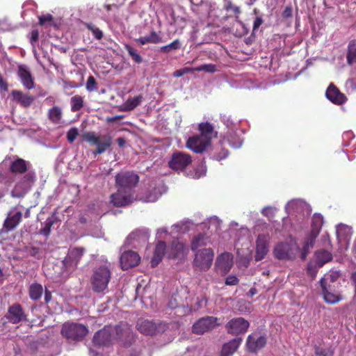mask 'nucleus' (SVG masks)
<instances>
[{"label": "nucleus", "instance_id": "nucleus-59", "mask_svg": "<svg viewBox=\"0 0 356 356\" xmlns=\"http://www.w3.org/2000/svg\"><path fill=\"white\" fill-rule=\"evenodd\" d=\"M140 238V232L135 231L131 233L127 238L126 243H131V241L138 240Z\"/></svg>", "mask_w": 356, "mask_h": 356}, {"label": "nucleus", "instance_id": "nucleus-37", "mask_svg": "<svg viewBox=\"0 0 356 356\" xmlns=\"http://www.w3.org/2000/svg\"><path fill=\"white\" fill-rule=\"evenodd\" d=\"M318 235V234L311 232L306 238L301 252L302 259H305L306 258L309 250L313 248L316 238Z\"/></svg>", "mask_w": 356, "mask_h": 356}, {"label": "nucleus", "instance_id": "nucleus-58", "mask_svg": "<svg viewBox=\"0 0 356 356\" xmlns=\"http://www.w3.org/2000/svg\"><path fill=\"white\" fill-rule=\"evenodd\" d=\"M221 220L216 216H213L209 218L210 226H213L216 229L220 227Z\"/></svg>", "mask_w": 356, "mask_h": 356}, {"label": "nucleus", "instance_id": "nucleus-6", "mask_svg": "<svg viewBox=\"0 0 356 356\" xmlns=\"http://www.w3.org/2000/svg\"><path fill=\"white\" fill-rule=\"evenodd\" d=\"M85 140L92 145H96L97 149L93 151V154H103L112 144V138L110 136H99L95 132H88L84 134Z\"/></svg>", "mask_w": 356, "mask_h": 356}, {"label": "nucleus", "instance_id": "nucleus-63", "mask_svg": "<svg viewBox=\"0 0 356 356\" xmlns=\"http://www.w3.org/2000/svg\"><path fill=\"white\" fill-rule=\"evenodd\" d=\"M228 155V151L226 149H222L221 152L219 154L214 155L213 159L217 161H220L222 159H225Z\"/></svg>", "mask_w": 356, "mask_h": 356}, {"label": "nucleus", "instance_id": "nucleus-55", "mask_svg": "<svg viewBox=\"0 0 356 356\" xmlns=\"http://www.w3.org/2000/svg\"><path fill=\"white\" fill-rule=\"evenodd\" d=\"M225 8L227 10H231L234 12L235 14H239L241 13L240 8L237 6L234 5L231 1H227L226 2Z\"/></svg>", "mask_w": 356, "mask_h": 356}, {"label": "nucleus", "instance_id": "nucleus-29", "mask_svg": "<svg viewBox=\"0 0 356 356\" xmlns=\"http://www.w3.org/2000/svg\"><path fill=\"white\" fill-rule=\"evenodd\" d=\"M172 237L176 238V236ZM184 250V244L180 242L178 238H175L167 249L166 256L168 259H175L183 254Z\"/></svg>", "mask_w": 356, "mask_h": 356}, {"label": "nucleus", "instance_id": "nucleus-27", "mask_svg": "<svg viewBox=\"0 0 356 356\" xmlns=\"http://www.w3.org/2000/svg\"><path fill=\"white\" fill-rule=\"evenodd\" d=\"M111 202L117 207H124L130 204L132 201V197L129 192L122 191L120 188L118 192L111 195Z\"/></svg>", "mask_w": 356, "mask_h": 356}, {"label": "nucleus", "instance_id": "nucleus-34", "mask_svg": "<svg viewBox=\"0 0 356 356\" xmlns=\"http://www.w3.org/2000/svg\"><path fill=\"white\" fill-rule=\"evenodd\" d=\"M135 40L141 45H145L149 43L158 44L163 42L161 35L154 31H151L149 35L140 37Z\"/></svg>", "mask_w": 356, "mask_h": 356}, {"label": "nucleus", "instance_id": "nucleus-46", "mask_svg": "<svg viewBox=\"0 0 356 356\" xmlns=\"http://www.w3.org/2000/svg\"><path fill=\"white\" fill-rule=\"evenodd\" d=\"M180 48H181V42H180L179 40H175L171 43H170L167 45L161 47L159 50L161 52H163V53H170L172 51L177 50Z\"/></svg>", "mask_w": 356, "mask_h": 356}, {"label": "nucleus", "instance_id": "nucleus-50", "mask_svg": "<svg viewBox=\"0 0 356 356\" xmlns=\"http://www.w3.org/2000/svg\"><path fill=\"white\" fill-rule=\"evenodd\" d=\"M96 85H97V82H96V80L94 78V76H90L88 78V80H87V82L86 84V90L89 92L95 91L97 90Z\"/></svg>", "mask_w": 356, "mask_h": 356}, {"label": "nucleus", "instance_id": "nucleus-26", "mask_svg": "<svg viewBox=\"0 0 356 356\" xmlns=\"http://www.w3.org/2000/svg\"><path fill=\"white\" fill-rule=\"evenodd\" d=\"M22 218V213L19 211L12 210L7 218L4 222V227L6 230L2 229L0 230V234L7 232L9 230H11L17 227V225L19 223Z\"/></svg>", "mask_w": 356, "mask_h": 356}, {"label": "nucleus", "instance_id": "nucleus-5", "mask_svg": "<svg viewBox=\"0 0 356 356\" xmlns=\"http://www.w3.org/2000/svg\"><path fill=\"white\" fill-rule=\"evenodd\" d=\"M156 238L159 241L156 245L154 257L151 261L152 267L156 266L162 260L163 257L166 254L167 249L165 243L163 240L170 238V234L166 227H161L157 229Z\"/></svg>", "mask_w": 356, "mask_h": 356}, {"label": "nucleus", "instance_id": "nucleus-25", "mask_svg": "<svg viewBox=\"0 0 356 356\" xmlns=\"http://www.w3.org/2000/svg\"><path fill=\"white\" fill-rule=\"evenodd\" d=\"M10 95L14 102L25 108L29 107L35 100L33 96L17 90H12Z\"/></svg>", "mask_w": 356, "mask_h": 356}, {"label": "nucleus", "instance_id": "nucleus-51", "mask_svg": "<svg viewBox=\"0 0 356 356\" xmlns=\"http://www.w3.org/2000/svg\"><path fill=\"white\" fill-rule=\"evenodd\" d=\"M277 211V209L274 207L268 206L261 210V213L263 216L267 218H272L275 216V212Z\"/></svg>", "mask_w": 356, "mask_h": 356}, {"label": "nucleus", "instance_id": "nucleus-28", "mask_svg": "<svg viewBox=\"0 0 356 356\" xmlns=\"http://www.w3.org/2000/svg\"><path fill=\"white\" fill-rule=\"evenodd\" d=\"M335 286H326L321 287L323 298L330 304H335L342 300L341 295L334 289Z\"/></svg>", "mask_w": 356, "mask_h": 356}, {"label": "nucleus", "instance_id": "nucleus-61", "mask_svg": "<svg viewBox=\"0 0 356 356\" xmlns=\"http://www.w3.org/2000/svg\"><path fill=\"white\" fill-rule=\"evenodd\" d=\"M344 146H348L349 145L348 143H346V140H351L354 138V134L352 131H346L343 134L342 136Z\"/></svg>", "mask_w": 356, "mask_h": 356}, {"label": "nucleus", "instance_id": "nucleus-20", "mask_svg": "<svg viewBox=\"0 0 356 356\" xmlns=\"http://www.w3.org/2000/svg\"><path fill=\"white\" fill-rule=\"evenodd\" d=\"M139 261V255L131 250L124 251L120 257V265L123 270H127L138 265Z\"/></svg>", "mask_w": 356, "mask_h": 356}, {"label": "nucleus", "instance_id": "nucleus-52", "mask_svg": "<svg viewBox=\"0 0 356 356\" xmlns=\"http://www.w3.org/2000/svg\"><path fill=\"white\" fill-rule=\"evenodd\" d=\"M87 27L90 31L92 32V34L95 38L100 40L102 38V31L99 28L95 26L92 24H88Z\"/></svg>", "mask_w": 356, "mask_h": 356}, {"label": "nucleus", "instance_id": "nucleus-13", "mask_svg": "<svg viewBox=\"0 0 356 356\" xmlns=\"http://www.w3.org/2000/svg\"><path fill=\"white\" fill-rule=\"evenodd\" d=\"M232 266V254L229 252H224L217 257L215 263V270L218 273L224 275L230 270Z\"/></svg>", "mask_w": 356, "mask_h": 356}, {"label": "nucleus", "instance_id": "nucleus-19", "mask_svg": "<svg viewBox=\"0 0 356 356\" xmlns=\"http://www.w3.org/2000/svg\"><path fill=\"white\" fill-rule=\"evenodd\" d=\"M17 74L22 84L26 89L31 90L35 87L33 77L26 65H19Z\"/></svg>", "mask_w": 356, "mask_h": 356}, {"label": "nucleus", "instance_id": "nucleus-10", "mask_svg": "<svg viewBox=\"0 0 356 356\" xmlns=\"http://www.w3.org/2000/svg\"><path fill=\"white\" fill-rule=\"evenodd\" d=\"M192 162L191 156L182 152H174L168 161L170 169L176 172H182Z\"/></svg>", "mask_w": 356, "mask_h": 356}, {"label": "nucleus", "instance_id": "nucleus-21", "mask_svg": "<svg viewBox=\"0 0 356 356\" xmlns=\"http://www.w3.org/2000/svg\"><path fill=\"white\" fill-rule=\"evenodd\" d=\"M137 328L144 334L154 335L161 330V324H156L152 321L139 319L137 322Z\"/></svg>", "mask_w": 356, "mask_h": 356}, {"label": "nucleus", "instance_id": "nucleus-49", "mask_svg": "<svg viewBox=\"0 0 356 356\" xmlns=\"http://www.w3.org/2000/svg\"><path fill=\"white\" fill-rule=\"evenodd\" d=\"M125 49L129 53V56L132 58V59L138 64L141 63L143 59L141 56L138 54L136 49L133 48L129 44L125 45Z\"/></svg>", "mask_w": 356, "mask_h": 356}, {"label": "nucleus", "instance_id": "nucleus-36", "mask_svg": "<svg viewBox=\"0 0 356 356\" xmlns=\"http://www.w3.org/2000/svg\"><path fill=\"white\" fill-rule=\"evenodd\" d=\"M340 273L338 271L331 270L326 273L320 280L321 287L326 286H335L334 283L339 279Z\"/></svg>", "mask_w": 356, "mask_h": 356}, {"label": "nucleus", "instance_id": "nucleus-23", "mask_svg": "<svg viewBox=\"0 0 356 356\" xmlns=\"http://www.w3.org/2000/svg\"><path fill=\"white\" fill-rule=\"evenodd\" d=\"M285 210L288 213H304L305 211L309 213L311 211L309 205L300 199L289 201L285 206Z\"/></svg>", "mask_w": 356, "mask_h": 356}, {"label": "nucleus", "instance_id": "nucleus-54", "mask_svg": "<svg viewBox=\"0 0 356 356\" xmlns=\"http://www.w3.org/2000/svg\"><path fill=\"white\" fill-rule=\"evenodd\" d=\"M194 72L193 68L184 67V68L176 70L173 73V76L175 77H181V76H184V74L189 73V72Z\"/></svg>", "mask_w": 356, "mask_h": 356}, {"label": "nucleus", "instance_id": "nucleus-4", "mask_svg": "<svg viewBox=\"0 0 356 356\" xmlns=\"http://www.w3.org/2000/svg\"><path fill=\"white\" fill-rule=\"evenodd\" d=\"M15 185L11 191L13 197H23L31 188L35 181L33 172H28L23 176L14 175Z\"/></svg>", "mask_w": 356, "mask_h": 356}, {"label": "nucleus", "instance_id": "nucleus-47", "mask_svg": "<svg viewBox=\"0 0 356 356\" xmlns=\"http://www.w3.org/2000/svg\"><path fill=\"white\" fill-rule=\"evenodd\" d=\"M71 109L72 111H79L83 105V98L79 95H75L71 98Z\"/></svg>", "mask_w": 356, "mask_h": 356}, {"label": "nucleus", "instance_id": "nucleus-3", "mask_svg": "<svg viewBox=\"0 0 356 356\" xmlns=\"http://www.w3.org/2000/svg\"><path fill=\"white\" fill-rule=\"evenodd\" d=\"M111 277L110 264L106 263L94 268L90 277L92 291L95 293H104L108 288Z\"/></svg>", "mask_w": 356, "mask_h": 356}, {"label": "nucleus", "instance_id": "nucleus-14", "mask_svg": "<svg viewBox=\"0 0 356 356\" xmlns=\"http://www.w3.org/2000/svg\"><path fill=\"white\" fill-rule=\"evenodd\" d=\"M117 186L120 188H131L138 181V176L133 172H123L115 176Z\"/></svg>", "mask_w": 356, "mask_h": 356}, {"label": "nucleus", "instance_id": "nucleus-24", "mask_svg": "<svg viewBox=\"0 0 356 356\" xmlns=\"http://www.w3.org/2000/svg\"><path fill=\"white\" fill-rule=\"evenodd\" d=\"M326 97L336 104H342L347 100L344 94L333 84L330 83L325 92Z\"/></svg>", "mask_w": 356, "mask_h": 356}, {"label": "nucleus", "instance_id": "nucleus-8", "mask_svg": "<svg viewBox=\"0 0 356 356\" xmlns=\"http://www.w3.org/2000/svg\"><path fill=\"white\" fill-rule=\"evenodd\" d=\"M214 257L211 248H204L197 251L193 260L194 267L201 271L208 270L213 263Z\"/></svg>", "mask_w": 356, "mask_h": 356}, {"label": "nucleus", "instance_id": "nucleus-11", "mask_svg": "<svg viewBox=\"0 0 356 356\" xmlns=\"http://www.w3.org/2000/svg\"><path fill=\"white\" fill-rule=\"evenodd\" d=\"M220 325L219 319L214 316H207L200 318L193 325V332L202 334L209 332Z\"/></svg>", "mask_w": 356, "mask_h": 356}, {"label": "nucleus", "instance_id": "nucleus-16", "mask_svg": "<svg viewBox=\"0 0 356 356\" xmlns=\"http://www.w3.org/2000/svg\"><path fill=\"white\" fill-rule=\"evenodd\" d=\"M5 317L9 323L13 324H17L26 320V316L22 306L18 303H15L8 307Z\"/></svg>", "mask_w": 356, "mask_h": 356}, {"label": "nucleus", "instance_id": "nucleus-43", "mask_svg": "<svg viewBox=\"0 0 356 356\" xmlns=\"http://www.w3.org/2000/svg\"><path fill=\"white\" fill-rule=\"evenodd\" d=\"M323 223V218L319 213H315L312 220V230L311 232L318 234Z\"/></svg>", "mask_w": 356, "mask_h": 356}, {"label": "nucleus", "instance_id": "nucleus-15", "mask_svg": "<svg viewBox=\"0 0 356 356\" xmlns=\"http://www.w3.org/2000/svg\"><path fill=\"white\" fill-rule=\"evenodd\" d=\"M352 233V228L348 225H339L337 227L336 234L341 251L348 248Z\"/></svg>", "mask_w": 356, "mask_h": 356}, {"label": "nucleus", "instance_id": "nucleus-35", "mask_svg": "<svg viewBox=\"0 0 356 356\" xmlns=\"http://www.w3.org/2000/svg\"><path fill=\"white\" fill-rule=\"evenodd\" d=\"M193 225V222L189 220H184L179 222L173 225L171 227V232H169L170 237H171L172 234H179L186 233V232L190 230Z\"/></svg>", "mask_w": 356, "mask_h": 356}, {"label": "nucleus", "instance_id": "nucleus-7", "mask_svg": "<svg viewBox=\"0 0 356 356\" xmlns=\"http://www.w3.org/2000/svg\"><path fill=\"white\" fill-rule=\"evenodd\" d=\"M87 333L88 328L85 325L70 322L64 323L61 330L63 337L73 341L83 339Z\"/></svg>", "mask_w": 356, "mask_h": 356}, {"label": "nucleus", "instance_id": "nucleus-1", "mask_svg": "<svg viewBox=\"0 0 356 356\" xmlns=\"http://www.w3.org/2000/svg\"><path fill=\"white\" fill-rule=\"evenodd\" d=\"M198 130L200 134L188 138L186 146L195 153L201 154L211 145V139L217 136V132L208 122L200 123Z\"/></svg>", "mask_w": 356, "mask_h": 356}, {"label": "nucleus", "instance_id": "nucleus-30", "mask_svg": "<svg viewBox=\"0 0 356 356\" xmlns=\"http://www.w3.org/2000/svg\"><path fill=\"white\" fill-rule=\"evenodd\" d=\"M28 165L26 161L22 159L17 158L10 163V171L15 175L23 176L28 172Z\"/></svg>", "mask_w": 356, "mask_h": 356}, {"label": "nucleus", "instance_id": "nucleus-57", "mask_svg": "<svg viewBox=\"0 0 356 356\" xmlns=\"http://www.w3.org/2000/svg\"><path fill=\"white\" fill-rule=\"evenodd\" d=\"M53 19V17L50 14L41 15L39 17V23L42 26H44L48 23H51Z\"/></svg>", "mask_w": 356, "mask_h": 356}, {"label": "nucleus", "instance_id": "nucleus-31", "mask_svg": "<svg viewBox=\"0 0 356 356\" xmlns=\"http://www.w3.org/2000/svg\"><path fill=\"white\" fill-rule=\"evenodd\" d=\"M224 141L233 148H239L241 147L243 140L241 138L237 133V129L230 128V131H227L226 136L224 137Z\"/></svg>", "mask_w": 356, "mask_h": 356}, {"label": "nucleus", "instance_id": "nucleus-62", "mask_svg": "<svg viewBox=\"0 0 356 356\" xmlns=\"http://www.w3.org/2000/svg\"><path fill=\"white\" fill-rule=\"evenodd\" d=\"M223 122L226 127L227 128V131H230V128L237 129L236 126L233 123V122L229 118H224Z\"/></svg>", "mask_w": 356, "mask_h": 356}, {"label": "nucleus", "instance_id": "nucleus-12", "mask_svg": "<svg viewBox=\"0 0 356 356\" xmlns=\"http://www.w3.org/2000/svg\"><path fill=\"white\" fill-rule=\"evenodd\" d=\"M270 236L268 234H259L256 240L254 259L261 261L265 258L269 251Z\"/></svg>", "mask_w": 356, "mask_h": 356}, {"label": "nucleus", "instance_id": "nucleus-18", "mask_svg": "<svg viewBox=\"0 0 356 356\" xmlns=\"http://www.w3.org/2000/svg\"><path fill=\"white\" fill-rule=\"evenodd\" d=\"M84 253L83 248H74L69 250L67 257L63 261V266L67 269L74 268L81 259Z\"/></svg>", "mask_w": 356, "mask_h": 356}, {"label": "nucleus", "instance_id": "nucleus-33", "mask_svg": "<svg viewBox=\"0 0 356 356\" xmlns=\"http://www.w3.org/2000/svg\"><path fill=\"white\" fill-rule=\"evenodd\" d=\"M48 118L54 124L61 126L63 124V111L58 106H53L48 111Z\"/></svg>", "mask_w": 356, "mask_h": 356}, {"label": "nucleus", "instance_id": "nucleus-41", "mask_svg": "<svg viewBox=\"0 0 356 356\" xmlns=\"http://www.w3.org/2000/svg\"><path fill=\"white\" fill-rule=\"evenodd\" d=\"M143 96L141 95L136 96L132 98H129L124 104V110L129 111H132L136 108L143 101Z\"/></svg>", "mask_w": 356, "mask_h": 356}, {"label": "nucleus", "instance_id": "nucleus-56", "mask_svg": "<svg viewBox=\"0 0 356 356\" xmlns=\"http://www.w3.org/2000/svg\"><path fill=\"white\" fill-rule=\"evenodd\" d=\"M206 168L204 166L201 165L200 168L195 170V172L192 175L193 179H200V177L204 176L206 175Z\"/></svg>", "mask_w": 356, "mask_h": 356}, {"label": "nucleus", "instance_id": "nucleus-48", "mask_svg": "<svg viewBox=\"0 0 356 356\" xmlns=\"http://www.w3.org/2000/svg\"><path fill=\"white\" fill-rule=\"evenodd\" d=\"M194 72H205L207 73H214L217 71L216 65L214 64H202L193 68Z\"/></svg>", "mask_w": 356, "mask_h": 356}, {"label": "nucleus", "instance_id": "nucleus-45", "mask_svg": "<svg viewBox=\"0 0 356 356\" xmlns=\"http://www.w3.org/2000/svg\"><path fill=\"white\" fill-rule=\"evenodd\" d=\"M314 350L315 356H334V349L330 346L315 345Z\"/></svg>", "mask_w": 356, "mask_h": 356}, {"label": "nucleus", "instance_id": "nucleus-2", "mask_svg": "<svg viewBox=\"0 0 356 356\" xmlns=\"http://www.w3.org/2000/svg\"><path fill=\"white\" fill-rule=\"evenodd\" d=\"M129 332V329L126 323H121L115 326H105L95 333L93 342L99 346H107L112 344L115 340L127 336Z\"/></svg>", "mask_w": 356, "mask_h": 356}, {"label": "nucleus", "instance_id": "nucleus-64", "mask_svg": "<svg viewBox=\"0 0 356 356\" xmlns=\"http://www.w3.org/2000/svg\"><path fill=\"white\" fill-rule=\"evenodd\" d=\"M263 23V19L260 17H257L255 18L254 23H253V30L255 31Z\"/></svg>", "mask_w": 356, "mask_h": 356}, {"label": "nucleus", "instance_id": "nucleus-53", "mask_svg": "<svg viewBox=\"0 0 356 356\" xmlns=\"http://www.w3.org/2000/svg\"><path fill=\"white\" fill-rule=\"evenodd\" d=\"M78 129L75 127L70 129L67 133V139L70 143H73L78 136Z\"/></svg>", "mask_w": 356, "mask_h": 356}, {"label": "nucleus", "instance_id": "nucleus-38", "mask_svg": "<svg viewBox=\"0 0 356 356\" xmlns=\"http://www.w3.org/2000/svg\"><path fill=\"white\" fill-rule=\"evenodd\" d=\"M316 262L319 267L332 259V254L327 250H321L316 252Z\"/></svg>", "mask_w": 356, "mask_h": 356}, {"label": "nucleus", "instance_id": "nucleus-42", "mask_svg": "<svg viewBox=\"0 0 356 356\" xmlns=\"http://www.w3.org/2000/svg\"><path fill=\"white\" fill-rule=\"evenodd\" d=\"M346 58L348 64L352 65L356 63V40L349 42Z\"/></svg>", "mask_w": 356, "mask_h": 356}, {"label": "nucleus", "instance_id": "nucleus-60", "mask_svg": "<svg viewBox=\"0 0 356 356\" xmlns=\"http://www.w3.org/2000/svg\"><path fill=\"white\" fill-rule=\"evenodd\" d=\"M238 283V279L234 275L228 276L225 280V284L227 285H236Z\"/></svg>", "mask_w": 356, "mask_h": 356}, {"label": "nucleus", "instance_id": "nucleus-9", "mask_svg": "<svg viewBox=\"0 0 356 356\" xmlns=\"http://www.w3.org/2000/svg\"><path fill=\"white\" fill-rule=\"evenodd\" d=\"M299 248L295 243L281 242L273 250L274 256L280 260H292L295 259Z\"/></svg>", "mask_w": 356, "mask_h": 356}, {"label": "nucleus", "instance_id": "nucleus-22", "mask_svg": "<svg viewBox=\"0 0 356 356\" xmlns=\"http://www.w3.org/2000/svg\"><path fill=\"white\" fill-rule=\"evenodd\" d=\"M266 343V338L264 336H261L259 334L254 333L250 334L248 337L246 346L249 351L256 353Z\"/></svg>", "mask_w": 356, "mask_h": 356}, {"label": "nucleus", "instance_id": "nucleus-40", "mask_svg": "<svg viewBox=\"0 0 356 356\" xmlns=\"http://www.w3.org/2000/svg\"><path fill=\"white\" fill-rule=\"evenodd\" d=\"M57 220L56 216L54 214L49 217L43 223V227L40 230V234L48 236L51 232V228Z\"/></svg>", "mask_w": 356, "mask_h": 356}, {"label": "nucleus", "instance_id": "nucleus-32", "mask_svg": "<svg viewBox=\"0 0 356 356\" xmlns=\"http://www.w3.org/2000/svg\"><path fill=\"white\" fill-rule=\"evenodd\" d=\"M242 341L241 338H235L225 343L222 348L220 356H231L237 350Z\"/></svg>", "mask_w": 356, "mask_h": 356}, {"label": "nucleus", "instance_id": "nucleus-39", "mask_svg": "<svg viewBox=\"0 0 356 356\" xmlns=\"http://www.w3.org/2000/svg\"><path fill=\"white\" fill-rule=\"evenodd\" d=\"M209 242V238L204 234H199L191 243V249L195 251L202 246L207 245Z\"/></svg>", "mask_w": 356, "mask_h": 356}, {"label": "nucleus", "instance_id": "nucleus-17", "mask_svg": "<svg viewBox=\"0 0 356 356\" xmlns=\"http://www.w3.org/2000/svg\"><path fill=\"white\" fill-rule=\"evenodd\" d=\"M249 323L243 318H236L230 320L226 325L227 332L232 334L244 333L249 327Z\"/></svg>", "mask_w": 356, "mask_h": 356}, {"label": "nucleus", "instance_id": "nucleus-44", "mask_svg": "<svg viewBox=\"0 0 356 356\" xmlns=\"http://www.w3.org/2000/svg\"><path fill=\"white\" fill-rule=\"evenodd\" d=\"M43 292L42 286L40 284H33L29 288V296L31 299L37 300L40 298Z\"/></svg>", "mask_w": 356, "mask_h": 356}]
</instances>
